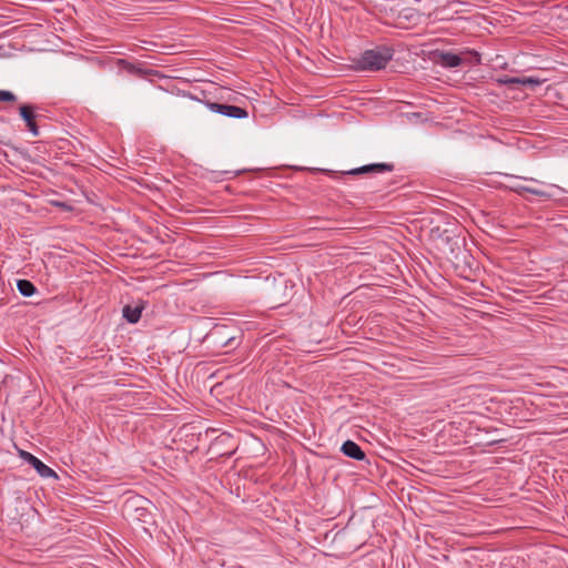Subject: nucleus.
I'll return each mask as SVG.
<instances>
[{"label":"nucleus","instance_id":"nucleus-10","mask_svg":"<svg viewBox=\"0 0 568 568\" xmlns=\"http://www.w3.org/2000/svg\"><path fill=\"white\" fill-rule=\"evenodd\" d=\"M341 452L346 457L355 460H364L366 458V454L362 447L351 439H347L342 444Z\"/></svg>","mask_w":568,"mask_h":568},{"label":"nucleus","instance_id":"nucleus-13","mask_svg":"<svg viewBox=\"0 0 568 568\" xmlns=\"http://www.w3.org/2000/svg\"><path fill=\"white\" fill-rule=\"evenodd\" d=\"M17 288L19 293L26 297L32 296L37 292L36 285L26 278L17 281Z\"/></svg>","mask_w":568,"mask_h":568},{"label":"nucleus","instance_id":"nucleus-6","mask_svg":"<svg viewBox=\"0 0 568 568\" xmlns=\"http://www.w3.org/2000/svg\"><path fill=\"white\" fill-rule=\"evenodd\" d=\"M20 457L24 462H27L30 466H32L41 477L55 478V479L58 478L57 473L52 468L47 466L43 462H41L38 457L32 455L31 453L21 450Z\"/></svg>","mask_w":568,"mask_h":568},{"label":"nucleus","instance_id":"nucleus-5","mask_svg":"<svg viewBox=\"0 0 568 568\" xmlns=\"http://www.w3.org/2000/svg\"><path fill=\"white\" fill-rule=\"evenodd\" d=\"M115 65L120 70L125 71L126 73H129L135 78H139V79H143V78H146L149 75H153L156 73V71L153 69H144L143 63H141V62L134 63V62H131L125 59H116Z\"/></svg>","mask_w":568,"mask_h":568},{"label":"nucleus","instance_id":"nucleus-1","mask_svg":"<svg viewBox=\"0 0 568 568\" xmlns=\"http://www.w3.org/2000/svg\"><path fill=\"white\" fill-rule=\"evenodd\" d=\"M460 227L456 222H448L445 226H435L430 230V237L436 247L448 258H459L463 254L465 237L460 235Z\"/></svg>","mask_w":568,"mask_h":568},{"label":"nucleus","instance_id":"nucleus-9","mask_svg":"<svg viewBox=\"0 0 568 568\" xmlns=\"http://www.w3.org/2000/svg\"><path fill=\"white\" fill-rule=\"evenodd\" d=\"M393 163H372L345 172L346 174L359 175L365 173H384L394 171Z\"/></svg>","mask_w":568,"mask_h":568},{"label":"nucleus","instance_id":"nucleus-14","mask_svg":"<svg viewBox=\"0 0 568 568\" xmlns=\"http://www.w3.org/2000/svg\"><path fill=\"white\" fill-rule=\"evenodd\" d=\"M18 100L17 95L8 90H0V102L14 103Z\"/></svg>","mask_w":568,"mask_h":568},{"label":"nucleus","instance_id":"nucleus-12","mask_svg":"<svg viewBox=\"0 0 568 568\" xmlns=\"http://www.w3.org/2000/svg\"><path fill=\"white\" fill-rule=\"evenodd\" d=\"M511 190L520 195L524 193H530V194H534L536 196H539V197H542L546 200H549L551 197V194L544 190L534 189V187L526 186V185H517V186H514Z\"/></svg>","mask_w":568,"mask_h":568},{"label":"nucleus","instance_id":"nucleus-3","mask_svg":"<svg viewBox=\"0 0 568 568\" xmlns=\"http://www.w3.org/2000/svg\"><path fill=\"white\" fill-rule=\"evenodd\" d=\"M432 60L434 63L443 68L453 69L464 63H480V54L475 50H466L464 52H460L459 54L450 51L436 50L432 53Z\"/></svg>","mask_w":568,"mask_h":568},{"label":"nucleus","instance_id":"nucleus-4","mask_svg":"<svg viewBox=\"0 0 568 568\" xmlns=\"http://www.w3.org/2000/svg\"><path fill=\"white\" fill-rule=\"evenodd\" d=\"M190 98L204 103L210 111L231 119H246L248 116L246 108L229 103L212 102L210 100H202L200 98L193 97L192 94H190Z\"/></svg>","mask_w":568,"mask_h":568},{"label":"nucleus","instance_id":"nucleus-7","mask_svg":"<svg viewBox=\"0 0 568 568\" xmlns=\"http://www.w3.org/2000/svg\"><path fill=\"white\" fill-rule=\"evenodd\" d=\"M36 110L37 106L30 103H23L19 106V114L33 136H38L40 134V130L36 121L38 116Z\"/></svg>","mask_w":568,"mask_h":568},{"label":"nucleus","instance_id":"nucleus-15","mask_svg":"<svg viewBox=\"0 0 568 568\" xmlns=\"http://www.w3.org/2000/svg\"><path fill=\"white\" fill-rule=\"evenodd\" d=\"M234 341H235V338H234V337H230V338H227V339L222 344V346H223V347H227V346H229V347H232V346H233V344H234Z\"/></svg>","mask_w":568,"mask_h":568},{"label":"nucleus","instance_id":"nucleus-2","mask_svg":"<svg viewBox=\"0 0 568 568\" xmlns=\"http://www.w3.org/2000/svg\"><path fill=\"white\" fill-rule=\"evenodd\" d=\"M394 53L395 50L389 45H376L361 53L354 61L355 68L358 71H379L393 59Z\"/></svg>","mask_w":568,"mask_h":568},{"label":"nucleus","instance_id":"nucleus-11","mask_svg":"<svg viewBox=\"0 0 568 568\" xmlns=\"http://www.w3.org/2000/svg\"><path fill=\"white\" fill-rule=\"evenodd\" d=\"M142 311H143L142 305H136V306L125 305L123 307L122 312H123V317L126 320V322H129L130 324H135L140 321Z\"/></svg>","mask_w":568,"mask_h":568},{"label":"nucleus","instance_id":"nucleus-8","mask_svg":"<svg viewBox=\"0 0 568 568\" xmlns=\"http://www.w3.org/2000/svg\"><path fill=\"white\" fill-rule=\"evenodd\" d=\"M499 84L515 88L517 85H528L535 88L541 83L538 78L534 77H508L504 75L497 80Z\"/></svg>","mask_w":568,"mask_h":568}]
</instances>
